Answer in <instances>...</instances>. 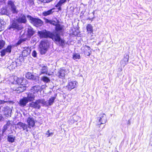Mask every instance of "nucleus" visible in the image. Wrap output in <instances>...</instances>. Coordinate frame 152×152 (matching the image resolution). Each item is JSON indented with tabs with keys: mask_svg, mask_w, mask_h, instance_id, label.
Wrapping results in <instances>:
<instances>
[{
	"mask_svg": "<svg viewBox=\"0 0 152 152\" xmlns=\"http://www.w3.org/2000/svg\"><path fill=\"white\" fill-rule=\"evenodd\" d=\"M39 36L41 38H47L48 37L52 39H57L58 37H56L53 34L49 31H48L45 30L42 31H39L38 32Z\"/></svg>",
	"mask_w": 152,
	"mask_h": 152,
	"instance_id": "nucleus-1",
	"label": "nucleus"
},
{
	"mask_svg": "<svg viewBox=\"0 0 152 152\" xmlns=\"http://www.w3.org/2000/svg\"><path fill=\"white\" fill-rule=\"evenodd\" d=\"M47 102L45 100L43 99H39L34 102L30 103V106L35 109H39L41 107V104L43 105H46Z\"/></svg>",
	"mask_w": 152,
	"mask_h": 152,
	"instance_id": "nucleus-2",
	"label": "nucleus"
},
{
	"mask_svg": "<svg viewBox=\"0 0 152 152\" xmlns=\"http://www.w3.org/2000/svg\"><path fill=\"white\" fill-rule=\"evenodd\" d=\"M49 44L48 41L44 40L41 41L39 45L40 53L42 55L45 54L49 47Z\"/></svg>",
	"mask_w": 152,
	"mask_h": 152,
	"instance_id": "nucleus-3",
	"label": "nucleus"
},
{
	"mask_svg": "<svg viewBox=\"0 0 152 152\" xmlns=\"http://www.w3.org/2000/svg\"><path fill=\"white\" fill-rule=\"evenodd\" d=\"M27 18L31 20V22L36 27L41 26L42 24V21L40 19L33 18L29 15L27 16Z\"/></svg>",
	"mask_w": 152,
	"mask_h": 152,
	"instance_id": "nucleus-4",
	"label": "nucleus"
},
{
	"mask_svg": "<svg viewBox=\"0 0 152 152\" xmlns=\"http://www.w3.org/2000/svg\"><path fill=\"white\" fill-rule=\"evenodd\" d=\"M7 4L12 13L17 14L18 12V10L17 9L16 6L14 4V2L11 0L8 1L7 2Z\"/></svg>",
	"mask_w": 152,
	"mask_h": 152,
	"instance_id": "nucleus-5",
	"label": "nucleus"
},
{
	"mask_svg": "<svg viewBox=\"0 0 152 152\" xmlns=\"http://www.w3.org/2000/svg\"><path fill=\"white\" fill-rule=\"evenodd\" d=\"M22 28L21 24L16 20L12 21V24L9 28V29L11 28L16 29L18 30H20Z\"/></svg>",
	"mask_w": 152,
	"mask_h": 152,
	"instance_id": "nucleus-6",
	"label": "nucleus"
},
{
	"mask_svg": "<svg viewBox=\"0 0 152 152\" xmlns=\"http://www.w3.org/2000/svg\"><path fill=\"white\" fill-rule=\"evenodd\" d=\"M77 84V82L75 81H70L68 82V84L66 87L69 90L71 91L72 89L75 88Z\"/></svg>",
	"mask_w": 152,
	"mask_h": 152,
	"instance_id": "nucleus-7",
	"label": "nucleus"
},
{
	"mask_svg": "<svg viewBox=\"0 0 152 152\" xmlns=\"http://www.w3.org/2000/svg\"><path fill=\"white\" fill-rule=\"evenodd\" d=\"M98 120L99 121V125L105 124L107 121L106 115L104 113L101 114L99 117L98 118Z\"/></svg>",
	"mask_w": 152,
	"mask_h": 152,
	"instance_id": "nucleus-8",
	"label": "nucleus"
},
{
	"mask_svg": "<svg viewBox=\"0 0 152 152\" xmlns=\"http://www.w3.org/2000/svg\"><path fill=\"white\" fill-rule=\"evenodd\" d=\"M12 107L11 108L10 107L6 106L3 108V111H4V115L8 117L11 116V113L12 110Z\"/></svg>",
	"mask_w": 152,
	"mask_h": 152,
	"instance_id": "nucleus-9",
	"label": "nucleus"
},
{
	"mask_svg": "<svg viewBox=\"0 0 152 152\" xmlns=\"http://www.w3.org/2000/svg\"><path fill=\"white\" fill-rule=\"evenodd\" d=\"M16 126L19 129H23V130H26L27 132H28V126L26 124L21 122H19L17 124Z\"/></svg>",
	"mask_w": 152,
	"mask_h": 152,
	"instance_id": "nucleus-10",
	"label": "nucleus"
},
{
	"mask_svg": "<svg viewBox=\"0 0 152 152\" xmlns=\"http://www.w3.org/2000/svg\"><path fill=\"white\" fill-rule=\"evenodd\" d=\"M27 122L28 124V128L31 129L35 125V122L34 118L33 117H29L27 119Z\"/></svg>",
	"mask_w": 152,
	"mask_h": 152,
	"instance_id": "nucleus-11",
	"label": "nucleus"
},
{
	"mask_svg": "<svg viewBox=\"0 0 152 152\" xmlns=\"http://www.w3.org/2000/svg\"><path fill=\"white\" fill-rule=\"evenodd\" d=\"M84 54L87 56H89L91 54V48L87 45H85L82 48Z\"/></svg>",
	"mask_w": 152,
	"mask_h": 152,
	"instance_id": "nucleus-12",
	"label": "nucleus"
},
{
	"mask_svg": "<svg viewBox=\"0 0 152 152\" xmlns=\"http://www.w3.org/2000/svg\"><path fill=\"white\" fill-rule=\"evenodd\" d=\"M54 36H55L56 37H58V38H56L55 39H52L53 40H54L55 41H56L57 42H58L60 43V44L61 45H64V40L63 39H61L60 35L58 34V32H56L55 33V34H54Z\"/></svg>",
	"mask_w": 152,
	"mask_h": 152,
	"instance_id": "nucleus-13",
	"label": "nucleus"
},
{
	"mask_svg": "<svg viewBox=\"0 0 152 152\" xmlns=\"http://www.w3.org/2000/svg\"><path fill=\"white\" fill-rule=\"evenodd\" d=\"M27 94V97H25L27 98L26 99L28 102L33 101L34 99L35 96L34 93L30 91Z\"/></svg>",
	"mask_w": 152,
	"mask_h": 152,
	"instance_id": "nucleus-14",
	"label": "nucleus"
},
{
	"mask_svg": "<svg viewBox=\"0 0 152 152\" xmlns=\"http://www.w3.org/2000/svg\"><path fill=\"white\" fill-rule=\"evenodd\" d=\"M40 90H41V87L39 86L36 85L32 87L31 91L35 94L37 93Z\"/></svg>",
	"mask_w": 152,
	"mask_h": 152,
	"instance_id": "nucleus-15",
	"label": "nucleus"
},
{
	"mask_svg": "<svg viewBox=\"0 0 152 152\" xmlns=\"http://www.w3.org/2000/svg\"><path fill=\"white\" fill-rule=\"evenodd\" d=\"M17 20L20 23H25L26 21V16L23 14H22L21 16L19 17Z\"/></svg>",
	"mask_w": 152,
	"mask_h": 152,
	"instance_id": "nucleus-16",
	"label": "nucleus"
},
{
	"mask_svg": "<svg viewBox=\"0 0 152 152\" xmlns=\"http://www.w3.org/2000/svg\"><path fill=\"white\" fill-rule=\"evenodd\" d=\"M16 82L18 85H25L24 83L26 82V80L23 78H17Z\"/></svg>",
	"mask_w": 152,
	"mask_h": 152,
	"instance_id": "nucleus-17",
	"label": "nucleus"
},
{
	"mask_svg": "<svg viewBox=\"0 0 152 152\" xmlns=\"http://www.w3.org/2000/svg\"><path fill=\"white\" fill-rule=\"evenodd\" d=\"M26 99L27 98H26L25 97L20 100L19 103L20 106L23 107L26 105V104L28 102Z\"/></svg>",
	"mask_w": 152,
	"mask_h": 152,
	"instance_id": "nucleus-18",
	"label": "nucleus"
},
{
	"mask_svg": "<svg viewBox=\"0 0 152 152\" xmlns=\"http://www.w3.org/2000/svg\"><path fill=\"white\" fill-rule=\"evenodd\" d=\"M27 31L28 33V36L29 37H30L34 33L33 28L31 27H28L27 29Z\"/></svg>",
	"mask_w": 152,
	"mask_h": 152,
	"instance_id": "nucleus-19",
	"label": "nucleus"
},
{
	"mask_svg": "<svg viewBox=\"0 0 152 152\" xmlns=\"http://www.w3.org/2000/svg\"><path fill=\"white\" fill-rule=\"evenodd\" d=\"M57 75L59 78H63L65 75V70L64 69H61L58 72Z\"/></svg>",
	"mask_w": 152,
	"mask_h": 152,
	"instance_id": "nucleus-20",
	"label": "nucleus"
},
{
	"mask_svg": "<svg viewBox=\"0 0 152 152\" xmlns=\"http://www.w3.org/2000/svg\"><path fill=\"white\" fill-rule=\"evenodd\" d=\"M54 9L53 8L47 11H45L42 12V15L44 16H47L48 15H51L54 12Z\"/></svg>",
	"mask_w": 152,
	"mask_h": 152,
	"instance_id": "nucleus-21",
	"label": "nucleus"
},
{
	"mask_svg": "<svg viewBox=\"0 0 152 152\" xmlns=\"http://www.w3.org/2000/svg\"><path fill=\"white\" fill-rule=\"evenodd\" d=\"M24 86L25 85L19 86L16 88L15 90L17 91L18 93L23 92L26 89V87Z\"/></svg>",
	"mask_w": 152,
	"mask_h": 152,
	"instance_id": "nucleus-22",
	"label": "nucleus"
},
{
	"mask_svg": "<svg viewBox=\"0 0 152 152\" xmlns=\"http://www.w3.org/2000/svg\"><path fill=\"white\" fill-rule=\"evenodd\" d=\"M30 50L28 48L23 50L22 52V56L23 57H26L28 56L30 53Z\"/></svg>",
	"mask_w": 152,
	"mask_h": 152,
	"instance_id": "nucleus-23",
	"label": "nucleus"
},
{
	"mask_svg": "<svg viewBox=\"0 0 152 152\" xmlns=\"http://www.w3.org/2000/svg\"><path fill=\"white\" fill-rule=\"evenodd\" d=\"M41 74H47L48 72V67L47 66H43L42 67L41 69Z\"/></svg>",
	"mask_w": 152,
	"mask_h": 152,
	"instance_id": "nucleus-24",
	"label": "nucleus"
},
{
	"mask_svg": "<svg viewBox=\"0 0 152 152\" xmlns=\"http://www.w3.org/2000/svg\"><path fill=\"white\" fill-rule=\"evenodd\" d=\"M66 1V0H60L58 3L56 5V7H58L59 10H61V6Z\"/></svg>",
	"mask_w": 152,
	"mask_h": 152,
	"instance_id": "nucleus-25",
	"label": "nucleus"
},
{
	"mask_svg": "<svg viewBox=\"0 0 152 152\" xmlns=\"http://www.w3.org/2000/svg\"><path fill=\"white\" fill-rule=\"evenodd\" d=\"M21 64V62L20 61V60L17 59L16 60V61L15 62H12V64H11V65H14V68H15V67H16L17 66H19Z\"/></svg>",
	"mask_w": 152,
	"mask_h": 152,
	"instance_id": "nucleus-26",
	"label": "nucleus"
},
{
	"mask_svg": "<svg viewBox=\"0 0 152 152\" xmlns=\"http://www.w3.org/2000/svg\"><path fill=\"white\" fill-rule=\"evenodd\" d=\"M26 77L29 79L33 80L35 78V76L30 72L27 73L26 75Z\"/></svg>",
	"mask_w": 152,
	"mask_h": 152,
	"instance_id": "nucleus-27",
	"label": "nucleus"
},
{
	"mask_svg": "<svg viewBox=\"0 0 152 152\" xmlns=\"http://www.w3.org/2000/svg\"><path fill=\"white\" fill-rule=\"evenodd\" d=\"M56 26V30L57 31H61L64 28L63 26L58 24H57Z\"/></svg>",
	"mask_w": 152,
	"mask_h": 152,
	"instance_id": "nucleus-28",
	"label": "nucleus"
},
{
	"mask_svg": "<svg viewBox=\"0 0 152 152\" xmlns=\"http://www.w3.org/2000/svg\"><path fill=\"white\" fill-rule=\"evenodd\" d=\"M55 99V97H52L50 98L48 103H47L46 105L50 106L52 105L54 102V101Z\"/></svg>",
	"mask_w": 152,
	"mask_h": 152,
	"instance_id": "nucleus-29",
	"label": "nucleus"
},
{
	"mask_svg": "<svg viewBox=\"0 0 152 152\" xmlns=\"http://www.w3.org/2000/svg\"><path fill=\"white\" fill-rule=\"evenodd\" d=\"M86 28L87 31L88 32V33H91L93 32V27L91 24H88Z\"/></svg>",
	"mask_w": 152,
	"mask_h": 152,
	"instance_id": "nucleus-30",
	"label": "nucleus"
},
{
	"mask_svg": "<svg viewBox=\"0 0 152 152\" xmlns=\"http://www.w3.org/2000/svg\"><path fill=\"white\" fill-rule=\"evenodd\" d=\"M7 140L9 142H13L15 140V137L13 135H10L8 136Z\"/></svg>",
	"mask_w": 152,
	"mask_h": 152,
	"instance_id": "nucleus-31",
	"label": "nucleus"
},
{
	"mask_svg": "<svg viewBox=\"0 0 152 152\" xmlns=\"http://www.w3.org/2000/svg\"><path fill=\"white\" fill-rule=\"evenodd\" d=\"M1 13L3 15H9V13L7 9L4 8H2L1 9Z\"/></svg>",
	"mask_w": 152,
	"mask_h": 152,
	"instance_id": "nucleus-32",
	"label": "nucleus"
},
{
	"mask_svg": "<svg viewBox=\"0 0 152 152\" xmlns=\"http://www.w3.org/2000/svg\"><path fill=\"white\" fill-rule=\"evenodd\" d=\"M58 21L56 18H55L53 20H51L50 24L53 25L54 26L58 24Z\"/></svg>",
	"mask_w": 152,
	"mask_h": 152,
	"instance_id": "nucleus-33",
	"label": "nucleus"
},
{
	"mask_svg": "<svg viewBox=\"0 0 152 152\" xmlns=\"http://www.w3.org/2000/svg\"><path fill=\"white\" fill-rule=\"evenodd\" d=\"M42 80L44 82L48 83L50 81L49 79L47 77L43 76L41 78Z\"/></svg>",
	"mask_w": 152,
	"mask_h": 152,
	"instance_id": "nucleus-34",
	"label": "nucleus"
},
{
	"mask_svg": "<svg viewBox=\"0 0 152 152\" xmlns=\"http://www.w3.org/2000/svg\"><path fill=\"white\" fill-rule=\"evenodd\" d=\"M80 56L79 54L75 53L73 54V58L74 60L80 59Z\"/></svg>",
	"mask_w": 152,
	"mask_h": 152,
	"instance_id": "nucleus-35",
	"label": "nucleus"
},
{
	"mask_svg": "<svg viewBox=\"0 0 152 152\" xmlns=\"http://www.w3.org/2000/svg\"><path fill=\"white\" fill-rule=\"evenodd\" d=\"M12 48V46L11 45H9L7 47L6 49H4V50L7 53H10L11 52Z\"/></svg>",
	"mask_w": 152,
	"mask_h": 152,
	"instance_id": "nucleus-36",
	"label": "nucleus"
},
{
	"mask_svg": "<svg viewBox=\"0 0 152 152\" xmlns=\"http://www.w3.org/2000/svg\"><path fill=\"white\" fill-rule=\"evenodd\" d=\"M46 135H47V137L51 136L53 134V132H50V130H48L45 134Z\"/></svg>",
	"mask_w": 152,
	"mask_h": 152,
	"instance_id": "nucleus-37",
	"label": "nucleus"
},
{
	"mask_svg": "<svg viewBox=\"0 0 152 152\" xmlns=\"http://www.w3.org/2000/svg\"><path fill=\"white\" fill-rule=\"evenodd\" d=\"M5 42L2 40H0V49L3 48Z\"/></svg>",
	"mask_w": 152,
	"mask_h": 152,
	"instance_id": "nucleus-38",
	"label": "nucleus"
},
{
	"mask_svg": "<svg viewBox=\"0 0 152 152\" xmlns=\"http://www.w3.org/2000/svg\"><path fill=\"white\" fill-rule=\"evenodd\" d=\"M7 53L4 49H3L1 51V56L2 57L4 56Z\"/></svg>",
	"mask_w": 152,
	"mask_h": 152,
	"instance_id": "nucleus-39",
	"label": "nucleus"
},
{
	"mask_svg": "<svg viewBox=\"0 0 152 152\" xmlns=\"http://www.w3.org/2000/svg\"><path fill=\"white\" fill-rule=\"evenodd\" d=\"M25 41V40L24 39H20V40H19L18 42L17 43V45H19L20 44H21L23 42H24Z\"/></svg>",
	"mask_w": 152,
	"mask_h": 152,
	"instance_id": "nucleus-40",
	"label": "nucleus"
},
{
	"mask_svg": "<svg viewBox=\"0 0 152 152\" xmlns=\"http://www.w3.org/2000/svg\"><path fill=\"white\" fill-rule=\"evenodd\" d=\"M39 1L44 3H48L53 0H39Z\"/></svg>",
	"mask_w": 152,
	"mask_h": 152,
	"instance_id": "nucleus-41",
	"label": "nucleus"
},
{
	"mask_svg": "<svg viewBox=\"0 0 152 152\" xmlns=\"http://www.w3.org/2000/svg\"><path fill=\"white\" fill-rule=\"evenodd\" d=\"M4 25L0 23V31L4 29Z\"/></svg>",
	"mask_w": 152,
	"mask_h": 152,
	"instance_id": "nucleus-42",
	"label": "nucleus"
},
{
	"mask_svg": "<svg viewBox=\"0 0 152 152\" xmlns=\"http://www.w3.org/2000/svg\"><path fill=\"white\" fill-rule=\"evenodd\" d=\"M129 60V56H126L125 58H124V60L125 61V63L126 64H127V62Z\"/></svg>",
	"mask_w": 152,
	"mask_h": 152,
	"instance_id": "nucleus-43",
	"label": "nucleus"
},
{
	"mask_svg": "<svg viewBox=\"0 0 152 152\" xmlns=\"http://www.w3.org/2000/svg\"><path fill=\"white\" fill-rule=\"evenodd\" d=\"M32 55L34 57H36L37 55V53L36 51L34 50L32 52Z\"/></svg>",
	"mask_w": 152,
	"mask_h": 152,
	"instance_id": "nucleus-44",
	"label": "nucleus"
},
{
	"mask_svg": "<svg viewBox=\"0 0 152 152\" xmlns=\"http://www.w3.org/2000/svg\"><path fill=\"white\" fill-rule=\"evenodd\" d=\"M8 126V123H7L6 124L4 125V126L3 132H4L7 129Z\"/></svg>",
	"mask_w": 152,
	"mask_h": 152,
	"instance_id": "nucleus-45",
	"label": "nucleus"
},
{
	"mask_svg": "<svg viewBox=\"0 0 152 152\" xmlns=\"http://www.w3.org/2000/svg\"><path fill=\"white\" fill-rule=\"evenodd\" d=\"M51 21V20H49L48 19H46L45 20V22L47 23H50Z\"/></svg>",
	"mask_w": 152,
	"mask_h": 152,
	"instance_id": "nucleus-46",
	"label": "nucleus"
},
{
	"mask_svg": "<svg viewBox=\"0 0 152 152\" xmlns=\"http://www.w3.org/2000/svg\"><path fill=\"white\" fill-rule=\"evenodd\" d=\"M3 119V118L2 115L0 114V121H1Z\"/></svg>",
	"mask_w": 152,
	"mask_h": 152,
	"instance_id": "nucleus-47",
	"label": "nucleus"
},
{
	"mask_svg": "<svg viewBox=\"0 0 152 152\" xmlns=\"http://www.w3.org/2000/svg\"><path fill=\"white\" fill-rule=\"evenodd\" d=\"M31 4H32L34 0H28Z\"/></svg>",
	"mask_w": 152,
	"mask_h": 152,
	"instance_id": "nucleus-48",
	"label": "nucleus"
},
{
	"mask_svg": "<svg viewBox=\"0 0 152 152\" xmlns=\"http://www.w3.org/2000/svg\"><path fill=\"white\" fill-rule=\"evenodd\" d=\"M128 124H130V121L129 120L128 121Z\"/></svg>",
	"mask_w": 152,
	"mask_h": 152,
	"instance_id": "nucleus-49",
	"label": "nucleus"
}]
</instances>
